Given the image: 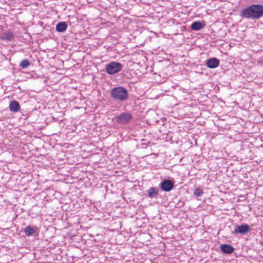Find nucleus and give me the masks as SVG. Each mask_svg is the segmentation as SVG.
Returning <instances> with one entry per match:
<instances>
[{
  "label": "nucleus",
  "mask_w": 263,
  "mask_h": 263,
  "mask_svg": "<svg viewBox=\"0 0 263 263\" xmlns=\"http://www.w3.org/2000/svg\"><path fill=\"white\" fill-rule=\"evenodd\" d=\"M240 15L247 19L256 20L263 16V5H252L240 11Z\"/></svg>",
  "instance_id": "f257e3e1"
},
{
  "label": "nucleus",
  "mask_w": 263,
  "mask_h": 263,
  "mask_svg": "<svg viewBox=\"0 0 263 263\" xmlns=\"http://www.w3.org/2000/svg\"><path fill=\"white\" fill-rule=\"evenodd\" d=\"M110 95L114 100L121 102L125 101L129 97L127 90L121 86L112 88L110 90Z\"/></svg>",
  "instance_id": "f03ea898"
},
{
  "label": "nucleus",
  "mask_w": 263,
  "mask_h": 263,
  "mask_svg": "<svg viewBox=\"0 0 263 263\" xmlns=\"http://www.w3.org/2000/svg\"><path fill=\"white\" fill-rule=\"evenodd\" d=\"M123 68V65L117 62H112L108 64L106 66V72L112 75L120 71Z\"/></svg>",
  "instance_id": "7ed1b4c3"
},
{
  "label": "nucleus",
  "mask_w": 263,
  "mask_h": 263,
  "mask_svg": "<svg viewBox=\"0 0 263 263\" xmlns=\"http://www.w3.org/2000/svg\"><path fill=\"white\" fill-rule=\"evenodd\" d=\"M133 118L132 115L128 112H123L121 114L115 117L116 122L125 124L128 123Z\"/></svg>",
  "instance_id": "20e7f679"
},
{
  "label": "nucleus",
  "mask_w": 263,
  "mask_h": 263,
  "mask_svg": "<svg viewBox=\"0 0 263 263\" xmlns=\"http://www.w3.org/2000/svg\"><path fill=\"white\" fill-rule=\"evenodd\" d=\"M250 231V226L246 223H242L240 225L235 226L233 234H240L242 235H246Z\"/></svg>",
  "instance_id": "39448f33"
},
{
  "label": "nucleus",
  "mask_w": 263,
  "mask_h": 263,
  "mask_svg": "<svg viewBox=\"0 0 263 263\" xmlns=\"http://www.w3.org/2000/svg\"><path fill=\"white\" fill-rule=\"evenodd\" d=\"M160 185L161 190L165 192L171 191L174 186L173 182L169 179H165L162 181Z\"/></svg>",
  "instance_id": "423d86ee"
},
{
  "label": "nucleus",
  "mask_w": 263,
  "mask_h": 263,
  "mask_svg": "<svg viewBox=\"0 0 263 263\" xmlns=\"http://www.w3.org/2000/svg\"><path fill=\"white\" fill-rule=\"evenodd\" d=\"M219 60L216 58H212L208 60L206 66L210 68H215L219 65Z\"/></svg>",
  "instance_id": "0eeeda50"
},
{
  "label": "nucleus",
  "mask_w": 263,
  "mask_h": 263,
  "mask_svg": "<svg viewBox=\"0 0 263 263\" xmlns=\"http://www.w3.org/2000/svg\"><path fill=\"white\" fill-rule=\"evenodd\" d=\"M221 251L226 254H231L234 251V248L231 245L228 244H223L220 246Z\"/></svg>",
  "instance_id": "6e6552de"
},
{
  "label": "nucleus",
  "mask_w": 263,
  "mask_h": 263,
  "mask_svg": "<svg viewBox=\"0 0 263 263\" xmlns=\"http://www.w3.org/2000/svg\"><path fill=\"white\" fill-rule=\"evenodd\" d=\"M9 109L12 112H17L20 109V104L17 101L13 100L10 102Z\"/></svg>",
  "instance_id": "1a4fd4ad"
},
{
  "label": "nucleus",
  "mask_w": 263,
  "mask_h": 263,
  "mask_svg": "<svg viewBox=\"0 0 263 263\" xmlns=\"http://www.w3.org/2000/svg\"><path fill=\"white\" fill-rule=\"evenodd\" d=\"M159 189L156 187H151L147 191L148 197L153 198L158 195Z\"/></svg>",
  "instance_id": "9d476101"
},
{
  "label": "nucleus",
  "mask_w": 263,
  "mask_h": 263,
  "mask_svg": "<svg viewBox=\"0 0 263 263\" xmlns=\"http://www.w3.org/2000/svg\"><path fill=\"white\" fill-rule=\"evenodd\" d=\"M37 228L35 226H28L24 230V232L27 236H31L37 231Z\"/></svg>",
  "instance_id": "9b49d317"
},
{
  "label": "nucleus",
  "mask_w": 263,
  "mask_h": 263,
  "mask_svg": "<svg viewBox=\"0 0 263 263\" xmlns=\"http://www.w3.org/2000/svg\"><path fill=\"white\" fill-rule=\"evenodd\" d=\"M56 30L59 32L65 31L67 28V24L65 22H61L58 23L55 27Z\"/></svg>",
  "instance_id": "f8f14e48"
},
{
  "label": "nucleus",
  "mask_w": 263,
  "mask_h": 263,
  "mask_svg": "<svg viewBox=\"0 0 263 263\" xmlns=\"http://www.w3.org/2000/svg\"><path fill=\"white\" fill-rule=\"evenodd\" d=\"M204 25L201 22L197 21L193 22L191 26L192 30L195 31H198L201 30L204 27Z\"/></svg>",
  "instance_id": "ddd939ff"
},
{
  "label": "nucleus",
  "mask_w": 263,
  "mask_h": 263,
  "mask_svg": "<svg viewBox=\"0 0 263 263\" xmlns=\"http://www.w3.org/2000/svg\"><path fill=\"white\" fill-rule=\"evenodd\" d=\"M13 34L11 32H7L3 34L1 39L3 40L11 41L13 38Z\"/></svg>",
  "instance_id": "4468645a"
},
{
  "label": "nucleus",
  "mask_w": 263,
  "mask_h": 263,
  "mask_svg": "<svg viewBox=\"0 0 263 263\" xmlns=\"http://www.w3.org/2000/svg\"><path fill=\"white\" fill-rule=\"evenodd\" d=\"M30 65V62L28 59H24L21 61L20 64V66L23 68L25 69Z\"/></svg>",
  "instance_id": "2eb2a0df"
},
{
  "label": "nucleus",
  "mask_w": 263,
  "mask_h": 263,
  "mask_svg": "<svg viewBox=\"0 0 263 263\" xmlns=\"http://www.w3.org/2000/svg\"><path fill=\"white\" fill-rule=\"evenodd\" d=\"M203 194L202 190L197 188L194 190V194L197 197H200Z\"/></svg>",
  "instance_id": "dca6fc26"
}]
</instances>
